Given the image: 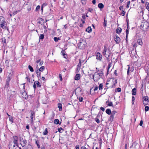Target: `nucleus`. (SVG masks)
<instances>
[{"label":"nucleus","instance_id":"41","mask_svg":"<svg viewBox=\"0 0 149 149\" xmlns=\"http://www.w3.org/2000/svg\"><path fill=\"white\" fill-rule=\"evenodd\" d=\"M111 114V116H110V120H112L113 119V117H114V115L112 114Z\"/></svg>","mask_w":149,"mask_h":149},{"label":"nucleus","instance_id":"46","mask_svg":"<svg viewBox=\"0 0 149 149\" xmlns=\"http://www.w3.org/2000/svg\"><path fill=\"white\" fill-rule=\"evenodd\" d=\"M9 119L10 122H13V119L12 117H10L9 118Z\"/></svg>","mask_w":149,"mask_h":149},{"label":"nucleus","instance_id":"17","mask_svg":"<svg viewBox=\"0 0 149 149\" xmlns=\"http://www.w3.org/2000/svg\"><path fill=\"white\" fill-rule=\"evenodd\" d=\"M97 72H99L98 74L100 75V77L102 76L103 74V70L101 69L100 70H98L97 71Z\"/></svg>","mask_w":149,"mask_h":149},{"label":"nucleus","instance_id":"55","mask_svg":"<svg viewBox=\"0 0 149 149\" xmlns=\"http://www.w3.org/2000/svg\"><path fill=\"white\" fill-rule=\"evenodd\" d=\"M43 63V61H40V63H39V65H42Z\"/></svg>","mask_w":149,"mask_h":149},{"label":"nucleus","instance_id":"58","mask_svg":"<svg viewBox=\"0 0 149 149\" xmlns=\"http://www.w3.org/2000/svg\"><path fill=\"white\" fill-rule=\"evenodd\" d=\"M100 109L103 111H104L105 110L104 108L102 107L100 108Z\"/></svg>","mask_w":149,"mask_h":149},{"label":"nucleus","instance_id":"52","mask_svg":"<svg viewBox=\"0 0 149 149\" xmlns=\"http://www.w3.org/2000/svg\"><path fill=\"white\" fill-rule=\"evenodd\" d=\"M10 80V78L9 77H7V82H9Z\"/></svg>","mask_w":149,"mask_h":149},{"label":"nucleus","instance_id":"9","mask_svg":"<svg viewBox=\"0 0 149 149\" xmlns=\"http://www.w3.org/2000/svg\"><path fill=\"white\" fill-rule=\"evenodd\" d=\"M96 56L97 59L99 60L100 61L101 60L102 58V56L100 53H97L96 54Z\"/></svg>","mask_w":149,"mask_h":149},{"label":"nucleus","instance_id":"64","mask_svg":"<svg viewBox=\"0 0 149 149\" xmlns=\"http://www.w3.org/2000/svg\"><path fill=\"white\" fill-rule=\"evenodd\" d=\"M81 149H86V148L84 146H83L81 147Z\"/></svg>","mask_w":149,"mask_h":149},{"label":"nucleus","instance_id":"57","mask_svg":"<svg viewBox=\"0 0 149 149\" xmlns=\"http://www.w3.org/2000/svg\"><path fill=\"white\" fill-rule=\"evenodd\" d=\"M59 78H60V80L61 81H62V76L61 74H59Z\"/></svg>","mask_w":149,"mask_h":149},{"label":"nucleus","instance_id":"60","mask_svg":"<svg viewBox=\"0 0 149 149\" xmlns=\"http://www.w3.org/2000/svg\"><path fill=\"white\" fill-rule=\"evenodd\" d=\"M36 73L37 74H39V73H40V72L39 71V70H37L36 71Z\"/></svg>","mask_w":149,"mask_h":149},{"label":"nucleus","instance_id":"26","mask_svg":"<svg viewBox=\"0 0 149 149\" xmlns=\"http://www.w3.org/2000/svg\"><path fill=\"white\" fill-rule=\"evenodd\" d=\"M28 68L29 69L30 71L31 72H33V71L34 70L33 68L30 65H29L28 66Z\"/></svg>","mask_w":149,"mask_h":149},{"label":"nucleus","instance_id":"27","mask_svg":"<svg viewBox=\"0 0 149 149\" xmlns=\"http://www.w3.org/2000/svg\"><path fill=\"white\" fill-rule=\"evenodd\" d=\"M128 25H127V29L126 31V38H127V36H128V33H129V29H128Z\"/></svg>","mask_w":149,"mask_h":149},{"label":"nucleus","instance_id":"49","mask_svg":"<svg viewBox=\"0 0 149 149\" xmlns=\"http://www.w3.org/2000/svg\"><path fill=\"white\" fill-rule=\"evenodd\" d=\"M125 15V12L123 10H122L121 13V15L123 16H124Z\"/></svg>","mask_w":149,"mask_h":149},{"label":"nucleus","instance_id":"3","mask_svg":"<svg viewBox=\"0 0 149 149\" xmlns=\"http://www.w3.org/2000/svg\"><path fill=\"white\" fill-rule=\"evenodd\" d=\"M6 24V22L5 21L4 18L3 17H0V26L2 29H4L5 28Z\"/></svg>","mask_w":149,"mask_h":149},{"label":"nucleus","instance_id":"19","mask_svg":"<svg viewBox=\"0 0 149 149\" xmlns=\"http://www.w3.org/2000/svg\"><path fill=\"white\" fill-rule=\"evenodd\" d=\"M86 31L88 33L91 32L92 31V29L91 27H88L86 29Z\"/></svg>","mask_w":149,"mask_h":149},{"label":"nucleus","instance_id":"1","mask_svg":"<svg viewBox=\"0 0 149 149\" xmlns=\"http://www.w3.org/2000/svg\"><path fill=\"white\" fill-rule=\"evenodd\" d=\"M149 26V23L146 21H144L141 22L140 26L141 28L144 31H146Z\"/></svg>","mask_w":149,"mask_h":149},{"label":"nucleus","instance_id":"45","mask_svg":"<svg viewBox=\"0 0 149 149\" xmlns=\"http://www.w3.org/2000/svg\"><path fill=\"white\" fill-rule=\"evenodd\" d=\"M54 40L55 42H56L59 40V38L57 37H54Z\"/></svg>","mask_w":149,"mask_h":149},{"label":"nucleus","instance_id":"56","mask_svg":"<svg viewBox=\"0 0 149 149\" xmlns=\"http://www.w3.org/2000/svg\"><path fill=\"white\" fill-rule=\"evenodd\" d=\"M33 86L34 89L36 88V84L35 82H34V84L33 85Z\"/></svg>","mask_w":149,"mask_h":149},{"label":"nucleus","instance_id":"37","mask_svg":"<svg viewBox=\"0 0 149 149\" xmlns=\"http://www.w3.org/2000/svg\"><path fill=\"white\" fill-rule=\"evenodd\" d=\"M149 110V107L148 106H146L145 107V110L146 111H148Z\"/></svg>","mask_w":149,"mask_h":149},{"label":"nucleus","instance_id":"39","mask_svg":"<svg viewBox=\"0 0 149 149\" xmlns=\"http://www.w3.org/2000/svg\"><path fill=\"white\" fill-rule=\"evenodd\" d=\"M134 100L135 97L134 96H133L132 97V103L133 104H134Z\"/></svg>","mask_w":149,"mask_h":149},{"label":"nucleus","instance_id":"6","mask_svg":"<svg viewBox=\"0 0 149 149\" xmlns=\"http://www.w3.org/2000/svg\"><path fill=\"white\" fill-rule=\"evenodd\" d=\"M143 99V103L144 105H146L148 104V97H144Z\"/></svg>","mask_w":149,"mask_h":149},{"label":"nucleus","instance_id":"33","mask_svg":"<svg viewBox=\"0 0 149 149\" xmlns=\"http://www.w3.org/2000/svg\"><path fill=\"white\" fill-rule=\"evenodd\" d=\"M112 66V64L111 63H109L108 65V69H107V72L109 71V68L111 67Z\"/></svg>","mask_w":149,"mask_h":149},{"label":"nucleus","instance_id":"22","mask_svg":"<svg viewBox=\"0 0 149 149\" xmlns=\"http://www.w3.org/2000/svg\"><path fill=\"white\" fill-rule=\"evenodd\" d=\"M98 7L100 8H104V5L102 3H100L98 5Z\"/></svg>","mask_w":149,"mask_h":149},{"label":"nucleus","instance_id":"61","mask_svg":"<svg viewBox=\"0 0 149 149\" xmlns=\"http://www.w3.org/2000/svg\"><path fill=\"white\" fill-rule=\"evenodd\" d=\"M88 10L89 12H91L93 11V9L92 8H89Z\"/></svg>","mask_w":149,"mask_h":149},{"label":"nucleus","instance_id":"36","mask_svg":"<svg viewBox=\"0 0 149 149\" xmlns=\"http://www.w3.org/2000/svg\"><path fill=\"white\" fill-rule=\"evenodd\" d=\"M58 131L60 133H62L63 131V129L62 128L60 127L58 129Z\"/></svg>","mask_w":149,"mask_h":149},{"label":"nucleus","instance_id":"51","mask_svg":"<svg viewBox=\"0 0 149 149\" xmlns=\"http://www.w3.org/2000/svg\"><path fill=\"white\" fill-rule=\"evenodd\" d=\"M106 21L105 20V19H104V23L103 24V25H104V27H106L107 26V25H106Z\"/></svg>","mask_w":149,"mask_h":149},{"label":"nucleus","instance_id":"28","mask_svg":"<svg viewBox=\"0 0 149 149\" xmlns=\"http://www.w3.org/2000/svg\"><path fill=\"white\" fill-rule=\"evenodd\" d=\"M45 68V67L42 66L38 70L40 72H42L43 70H44Z\"/></svg>","mask_w":149,"mask_h":149},{"label":"nucleus","instance_id":"40","mask_svg":"<svg viewBox=\"0 0 149 149\" xmlns=\"http://www.w3.org/2000/svg\"><path fill=\"white\" fill-rule=\"evenodd\" d=\"M31 116H33L34 115L35 113V112H34L33 111H32V110L31 111Z\"/></svg>","mask_w":149,"mask_h":149},{"label":"nucleus","instance_id":"54","mask_svg":"<svg viewBox=\"0 0 149 149\" xmlns=\"http://www.w3.org/2000/svg\"><path fill=\"white\" fill-rule=\"evenodd\" d=\"M116 113V112L115 111H112V112L111 113L113 115H114Z\"/></svg>","mask_w":149,"mask_h":149},{"label":"nucleus","instance_id":"23","mask_svg":"<svg viewBox=\"0 0 149 149\" xmlns=\"http://www.w3.org/2000/svg\"><path fill=\"white\" fill-rule=\"evenodd\" d=\"M58 107L59 108V110L60 111H62V107L61 104L60 103H59L58 104Z\"/></svg>","mask_w":149,"mask_h":149},{"label":"nucleus","instance_id":"2","mask_svg":"<svg viewBox=\"0 0 149 149\" xmlns=\"http://www.w3.org/2000/svg\"><path fill=\"white\" fill-rule=\"evenodd\" d=\"M103 55L108 59L111 54V50L108 48H107L104 47V48L103 52Z\"/></svg>","mask_w":149,"mask_h":149},{"label":"nucleus","instance_id":"4","mask_svg":"<svg viewBox=\"0 0 149 149\" xmlns=\"http://www.w3.org/2000/svg\"><path fill=\"white\" fill-rule=\"evenodd\" d=\"M86 45V42L83 40H80V42L78 44V47L80 49L84 48Z\"/></svg>","mask_w":149,"mask_h":149},{"label":"nucleus","instance_id":"50","mask_svg":"<svg viewBox=\"0 0 149 149\" xmlns=\"http://www.w3.org/2000/svg\"><path fill=\"white\" fill-rule=\"evenodd\" d=\"M143 124V121L142 120H141L140 121V124H139V125L140 126H142Z\"/></svg>","mask_w":149,"mask_h":149},{"label":"nucleus","instance_id":"53","mask_svg":"<svg viewBox=\"0 0 149 149\" xmlns=\"http://www.w3.org/2000/svg\"><path fill=\"white\" fill-rule=\"evenodd\" d=\"M47 5V3H43L42 4V7H44L45 6Z\"/></svg>","mask_w":149,"mask_h":149},{"label":"nucleus","instance_id":"13","mask_svg":"<svg viewBox=\"0 0 149 149\" xmlns=\"http://www.w3.org/2000/svg\"><path fill=\"white\" fill-rule=\"evenodd\" d=\"M80 78V75L79 74H76L75 77L74 79L76 80H79Z\"/></svg>","mask_w":149,"mask_h":149},{"label":"nucleus","instance_id":"29","mask_svg":"<svg viewBox=\"0 0 149 149\" xmlns=\"http://www.w3.org/2000/svg\"><path fill=\"white\" fill-rule=\"evenodd\" d=\"M59 121L58 119H55L54 120V123L55 124H58L59 123Z\"/></svg>","mask_w":149,"mask_h":149},{"label":"nucleus","instance_id":"15","mask_svg":"<svg viewBox=\"0 0 149 149\" xmlns=\"http://www.w3.org/2000/svg\"><path fill=\"white\" fill-rule=\"evenodd\" d=\"M15 145L12 146L11 144H10L9 145V149H15L16 146Z\"/></svg>","mask_w":149,"mask_h":149},{"label":"nucleus","instance_id":"42","mask_svg":"<svg viewBox=\"0 0 149 149\" xmlns=\"http://www.w3.org/2000/svg\"><path fill=\"white\" fill-rule=\"evenodd\" d=\"M95 121L97 123H100V120L98 118H96L95 119Z\"/></svg>","mask_w":149,"mask_h":149},{"label":"nucleus","instance_id":"14","mask_svg":"<svg viewBox=\"0 0 149 149\" xmlns=\"http://www.w3.org/2000/svg\"><path fill=\"white\" fill-rule=\"evenodd\" d=\"M65 52L63 50H62L61 52V54L63 56V57L65 58H66L67 57V54L65 53Z\"/></svg>","mask_w":149,"mask_h":149},{"label":"nucleus","instance_id":"43","mask_svg":"<svg viewBox=\"0 0 149 149\" xmlns=\"http://www.w3.org/2000/svg\"><path fill=\"white\" fill-rule=\"evenodd\" d=\"M40 6H37L36 9V11H37L38 10L40 9Z\"/></svg>","mask_w":149,"mask_h":149},{"label":"nucleus","instance_id":"30","mask_svg":"<svg viewBox=\"0 0 149 149\" xmlns=\"http://www.w3.org/2000/svg\"><path fill=\"white\" fill-rule=\"evenodd\" d=\"M35 83L36 84L37 86L38 87H40V83L38 81H36L35 82Z\"/></svg>","mask_w":149,"mask_h":149},{"label":"nucleus","instance_id":"18","mask_svg":"<svg viewBox=\"0 0 149 149\" xmlns=\"http://www.w3.org/2000/svg\"><path fill=\"white\" fill-rule=\"evenodd\" d=\"M106 104H107V106H112L113 104L112 102H109V101H106Z\"/></svg>","mask_w":149,"mask_h":149},{"label":"nucleus","instance_id":"35","mask_svg":"<svg viewBox=\"0 0 149 149\" xmlns=\"http://www.w3.org/2000/svg\"><path fill=\"white\" fill-rule=\"evenodd\" d=\"M48 133L47 130V128H46L45 129V131L43 133V134L44 135H46Z\"/></svg>","mask_w":149,"mask_h":149},{"label":"nucleus","instance_id":"44","mask_svg":"<svg viewBox=\"0 0 149 149\" xmlns=\"http://www.w3.org/2000/svg\"><path fill=\"white\" fill-rule=\"evenodd\" d=\"M130 3V1H128L127 2V7H126L127 8H128L129 7Z\"/></svg>","mask_w":149,"mask_h":149},{"label":"nucleus","instance_id":"63","mask_svg":"<svg viewBox=\"0 0 149 149\" xmlns=\"http://www.w3.org/2000/svg\"><path fill=\"white\" fill-rule=\"evenodd\" d=\"M92 3L93 4H95L96 3L95 0H93L92 1Z\"/></svg>","mask_w":149,"mask_h":149},{"label":"nucleus","instance_id":"7","mask_svg":"<svg viewBox=\"0 0 149 149\" xmlns=\"http://www.w3.org/2000/svg\"><path fill=\"white\" fill-rule=\"evenodd\" d=\"M26 143L27 141L26 140L23 139H21L20 140V143L23 148L25 146Z\"/></svg>","mask_w":149,"mask_h":149},{"label":"nucleus","instance_id":"38","mask_svg":"<svg viewBox=\"0 0 149 149\" xmlns=\"http://www.w3.org/2000/svg\"><path fill=\"white\" fill-rule=\"evenodd\" d=\"M79 101H80V102H82V101L83 100V98L82 97H79Z\"/></svg>","mask_w":149,"mask_h":149},{"label":"nucleus","instance_id":"31","mask_svg":"<svg viewBox=\"0 0 149 149\" xmlns=\"http://www.w3.org/2000/svg\"><path fill=\"white\" fill-rule=\"evenodd\" d=\"M103 85L102 84H100L99 86V88L100 90H101L103 88Z\"/></svg>","mask_w":149,"mask_h":149},{"label":"nucleus","instance_id":"62","mask_svg":"<svg viewBox=\"0 0 149 149\" xmlns=\"http://www.w3.org/2000/svg\"><path fill=\"white\" fill-rule=\"evenodd\" d=\"M82 17V18H83L84 19H85L86 18L85 15L84 14H83Z\"/></svg>","mask_w":149,"mask_h":149},{"label":"nucleus","instance_id":"20","mask_svg":"<svg viewBox=\"0 0 149 149\" xmlns=\"http://www.w3.org/2000/svg\"><path fill=\"white\" fill-rule=\"evenodd\" d=\"M137 42L139 45H142L143 44V42L141 40V39H139L138 40Z\"/></svg>","mask_w":149,"mask_h":149},{"label":"nucleus","instance_id":"10","mask_svg":"<svg viewBox=\"0 0 149 149\" xmlns=\"http://www.w3.org/2000/svg\"><path fill=\"white\" fill-rule=\"evenodd\" d=\"M38 23L42 25L44 23V20L43 19L41 18H38Z\"/></svg>","mask_w":149,"mask_h":149},{"label":"nucleus","instance_id":"47","mask_svg":"<svg viewBox=\"0 0 149 149\" xmlns=\"http://www.w3.org/2000/svg\"><path fill=\"white\" fill-rule=\"evenodd\" d=\"M31 123H33V116H31Z\"/></svg>","mask_w":149,"mask_h":149},{"label":"nucleus","instance_id":"8","mask_svg":"<svg viewBox=\"0 0 149 149\" xmlns=\"http://www.w3.org/2000/svg\"><path fill=\"white\" fill-rule=\"evenodd\" d=\"M13 138L14 139L13 142L14 143V144L16 146L18 145V138L17 136H13Z\"/></svg>","mask_w":149,"mask_h":149},{"label":"nucleus","instance_id":"21","mask_svg":"<svg viewBox=\"0 0 149 149\" xmlns=\"http://www.w3.org/2000/svg\"><path fill=\"white\" fill-rule=\"evenodd\" d=\"M106 112L109 115H110L111 113V110L110 109H107L106 111Z\"/></svg>","mask_w":149,"mask_h":149},{"label":"nucleus","instance_id":"25","mask_svg":"<svg viewBox=\"0 0 149 149\" xmlns=\"http://www.w3.org/2000/svg\"><path fill=\"white\" fill-rule=\"evenodd\" d=\"M146 8L149 11V3L148 2H146Z\"/></svg>","mask_w":149,"mask_h":149},{"label":"nucleus","instance_id":"34","mask_svg":"<svg viewBox=\"0 0 149 149\" xmlns=\"http://www.w3.org/2000/svg\"><path fill=\"white\" fill-rule=\"evenodd\" d=\"M44 36L43 34H40L39 36V39L43 40L44 38Z\"/></svg>","mask_w":149,"mask_h":149},{"label":"nucleus","instance_id":"12","mask_svg":"<svg viewBox=\"0 0 149 149\" xmlns=\"http://www.w3.org/2000/svg\"><path fill=\"white\" fill-rule=\"evenodd\" d=\"M23 149H32V148L30 144H29L26 146H25L23 148Z\"/></svg>","mask_w":149,"mask_h":149},{"label":"nucleus","instance_id":"59","mask_svg":"<svg viewBox=\"0 0 149 149\" xmlns=\"http://www.w3.org/2000/svg\"><path fill=\"white\" fill-rule=\"evenodd\" d=\"M98 89V87L97 86L95 87L94 89V91H97Z\"/></svg>","mask_w":149,"mask_h":149},{"label":"nucleus","instance_id":"5","mask_svg":"<svg viewBox=\"0 0 149 149\" xmlns=\"http://www.w3.org/2000/svg\"><path fill=\"white\" fill-rule=\"evenodd\" d=\"M100 76L98 73L95 72L93 76V78L94 81L95 82H97L98 80L100 78Z\"/></svg>","mask_w":149,"mask_h":149},{"label":"nucleus","instance_id":"24","mask_svg":"<svg viewBox=\"0 0 149 149\" xmlns=\"http://www.w3.org/2000/svg\"><path fill=\"white\" fill-rule=\"evenodd\" d=\"M121 30L122 29L120 28H118L116 29V33H119L121 32Z\"/></svg>","mask_w":149,"mask_h":149},{"label":"nucleus","instance_id":"32","mask_svg":"<svg viewBox=\"0 0 149 149\" xmlns=\"http://www.w3.org/2000/svg\"><path fill=\"white\" fill-rule=\"evenodd\" d=\"M79 63L78 65H77V69H78V68L79 69H80V67L81 66V61L80 59H79Z\"/></svg>","mask_w":149,"mask_h":149},{"label":"nucleus","instance_id":"48","mask_svg":"<svg viewBox=\"0 0 149 149\" xmlns=\"http://www.w3.org/2000/svg\"><path fill=\"white\" fill-rule=\"evenodd\" d=\"M117 91L120 92L121 91V89L120 88H117Z\"/></svg>","mask_w":149,"mask_h":149},{"label":"nucleus","instance_id":"11","mask_svg":"<svg viewBox=\"0 0 149 149\" xmlns=\"http://www.w3.org/2000/svg\"><path fill=\"white\" fill-rule=\"evenodd\" d=\"M115 41L117 43H119L120 41V38L117 36H115L114 37Z\"/></svg>","mask_w":149,"mask_h":149},{"label":"nucleus","instance_id":"16","mask_svg":"<svg viewBox=\"0 0 149 149\" xmlns=\"http://www.w3.org/2000/svg\"><path fill=\"white\" fill-rule=\"evenodd\" d=\"M136 89L135 88H133L132 90V94L133 95H135L136 94Z\"/></svg>","mask_w":149,"mask_h":149}]
</instances>
